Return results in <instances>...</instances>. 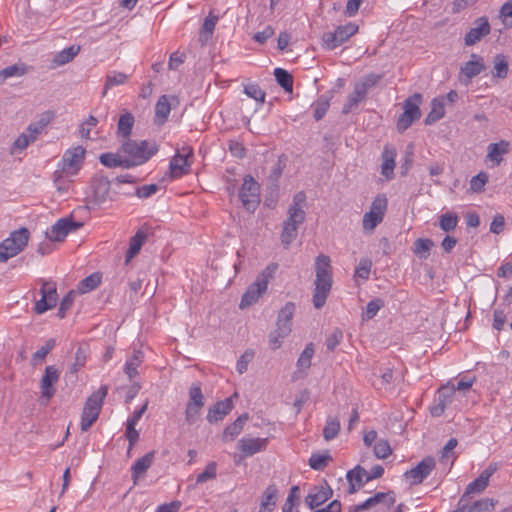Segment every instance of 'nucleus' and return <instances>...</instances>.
I'll return each mask as SVG.
<instances>
[{
    "mask_svg": "<svg viewBox=\"0 0 512 512\" xmlns=\"http://www.w3.org/2000/svg\"><path fill=\"white\" fill-rule=\"evenodd\" d=\"M305 203L306 195L300 191L294 195L292 204L288 208V217L283 222L281 232V242L286 249L297 238L298 227L305 221L306 213L303 209Z\"/></svg>",
    "mask_w": 512,
    "mask_h": 512,
    "instance_id": "obj_1",
    "label": "nucleus"
},
{
    "mask_svg": "<svg viewBox=\"0 0 512 512\" xmlns=\"http://www.w3.org/2000/svg\"><path fill=\"white\" fill-rule=\"evenodd\" d=\"M316 279L313 294V305L316 309L322 308L332 287V268L329 256L319 255L315 262Z\"/></svg>",
    "mask_w": 512,
    "mask_h": 512,
    "instance_id": "obj_2",
    "label": "nucleus"
},
{
    "mask_svg": "<svg viewBox=\"0 0 512 512\" xmlns=\"http://www.w3.org/2000/svg\"><path fill=\"white\" fill-rule=\"evenodd\" d=\"M118 133L122 136L121 149L117 152L103 153L99 160L101 164L108 168H127L128 167V114H122L118 123Z\"/></svg>",
    "mask_w": 512,
    "mask_h": 512,
    "instance_id": "obj_3",
    "label": "nucleus"
},
{
    "mask_svg": "<svg viewBox=\"0 0 512 512\" xmlns=\"http://www.w3.org/2000/svg\"><path fill=\"white\" fill-rule=\"evenodd\" d=\"M278 269L277 263H270L263 271H261L256 280L248 286L246 292L242 296L240 308H246L256 303L263 293L266 292L268 283L274 278Z\"/></svg>",
    "mask_w": 512,
    "mask_h": 512,
    "instance_id": "obj_4",
    "label": "nucleus"
},
{
    "mask_svg": "<svg viewBox=\"0 0 512 512\" xmlns=\"http://www.w3.org/2000/svg\"><path fill=\"white\" fill-rule=\"evenodd\" d=\"M126 182H128L126 178H118L117 181L110 182L103 176H95L90 182L87 197L93 204L100 205L108 199L113 200V195L118 193L117 188Z\"/></svg>",
    "mask_w": 512,
    "mask_h": 512,
    "instance_id": "obj_5",
    "label": "nucleus"
},
{
    "mask_svg": "<svg viewBox=\"0 0 512 512\" xmlns=\"http://www.w3.org/2000/svg\"><path fill=\"white\" fill-rule=\"evenodd\" d=\"M29 239L30 232L26 227L12 231L10 235L0 243V262H6L21 253L27 246Z\"/></svg>",
    "mask_w": 512,
    "mask_h": 512,
    "instance_id": "obj_6",
    "label": "nucleus"
},
{
    "mask_svg": "<svg viewBox=\"0 0 512 512\" xmlns=\"http://www.w3.org/2000/svg\"><path fill=\"white\" fill-rule=\"evenodd\" d=\"M107 392V387L103 385L86 400L81 415L80 426L82 431L89 430L98 419Z\"/></svg>",
    "mask_w": 512,
    "mask_h": 512,
    "instance_id": "obj_7",
    "label": "nucleus"
},
{
    "mask_svg": "<svg viewBox=\"0 0 512 512\" xmlns=\"http://www.w3.org/2000/svg\"><path fill=\"white\" fill-rule=\"evenodd\" d=\"M85 156L86 150L81 145L71 147L64 152L57 168L61 173L75 177L83 167Z\"/></svg>",
    "mask_w": 512,
    "mask_h": 512,
    "instance_id": "obj_8",
    "label": "nucleus"
},
{
    "mask_svg": "<svg viewBox=\"0 0 512 512\" xmlns=\"http://www.w3.org/2000/svg\"><path fill=\"white\" fill-rule=\"evenodd\" d=\"M421 102L422 95L420 93H414L404 101V112L400 115L397 121V130L400 133L406 131L414 121L421 117V111L419 108Z\"/></svg>",
    "mask_w": 512,
    "mask_h": 512,
    "instance_id": "obj_9",
    "label": "nucleus"
},
{
    "mask_svg": "<svg viewBox=\"0 0 512 512\" xmlns=\"http://www.w3.org/2000/svg\"><path fill=\"white\" fill-rule=\"evenodd\" d=\"M158 150L159 147L155 141L130 140V167L146 163Z\"/></svg>",
    "mask_w": 512,
    "mask_h": 512,
    "instance_id": "obj_10",
    "label": "nucleus"
},
{
    "mask_svg": "<svg viewBox=\"0 0 512 512\" xmlns=\"http://www.w3.org/2000/svg\"><path fill=\"white\" fill-rule=\"evenodd\" d=\"M239 198L243 207L254 212L260 203V185L251 175H246L239 191Z\"/></svg>",
    "mask_w": 512,
    "mask_h": 512,
    "instance_id": "obj_11",
    "label": "nucleus"
},
{
    "mask_svg": "<svg viewBox=\"0 0 512 512\" xmlns=\"http://www.w3.org/2000/svg\"><path fill=\"white\" fill-rule=\"evenodd\" d=\"M387 205V198L384 194H379L374 198L370 210L363 216L362 225L365 231H373L383 221Z\"/></svg>",
    "mask_w": 512,
    "mask_h": 512,
    "instance_id": "obj_12",
    "label": "nucleus"
},
{
    "mask_svg": "<svg viewBox=\"0 0 512 512\" xmlns=\"http://www.w3.org/2000/svg\"><path fill=\"white\" fill-rule=\"evenodd\" d=\"M358 31V26L354 23H347L338 26L333 32H326L322 36L323 47L333 50L346 42Z\"/></svg>",
    "mask_w": 512,
    "mask_h": 512,
    "instance_id": "obj_13",
    "label": "nucleus"
},
{
    "mask_svg": "<svg viewBox=\"0 0 512 512\" xmlns=\"http://www.w3.org/2000/svg\"><path fill=\"white\" fill-rule=\"evenodd\" d=\"M204 406V396L199 383H194L189 389V400L185 409V420L189 425L196 423Z\"/></svg>",
    "mask_w": 512,
    "mask_h": 512,
    "instance_id": "obj_14",
    "label": "nucleus"
},
{
    "mask_svg": "<svg viewBox=\"0 0 512 512\" xmlns=\"http://www.w3.org/2000/svg\"><path fill=\"white\" fill-rule=\"evenodd\" d=\"M193 149L191 147H183L178 150L170 161V173L173 178H180L190 172L192 164Z\"/></svg>",
    "mask_w": 512,
    "mask_h": 512,
    "instance_id": "obj_15",
    "label": "nucleus"
},
{
    "mask_svg": "<svg viewBox=\"0 0 512 512\" xmlns=\"http://www.w3.org/2000/svg\"><path fill=\"white\" fill-rule=\"evenodd\" d=\"M41 298L35 303L36 314H43L54 308L58 301L57 286L55 282L44 281L40 289Z\"/></svg>",
    "mask_w": 512,
    "mask_h": 512,
    "instance_id": "obj_16",
    "label": "nucleus"
},
{
    "mask_svg": "<svg viewBox=\"0 0 512 512\" xmlns=\"http://www.w3.org/2000/svg\"><path fill=\"white\" fill-rule=\"evenodd\" d=\"M81 226V223L70 217L61 218L46 231V236L50 241L62 242L69 233L77 231Z\"/></svg>",
    "mask_w": 512,
    "mask_h": 512,
    "instance_id": "obj_17",
    "label": "nucleus"
},
{
    "mask_svg": "<svg viewBox=\"0 0 512 512\" xmlns=\"http://www.w3.org/2000/svg\"><path fill=\"white\" fill-rule=\"evenodd\" d=\"M436 466L435 459L431 456L423 458L414 468L404 473V478L409 481L411 485L421 484Z\"/></svg>",
    "mask_w": 512,
    "mask_h": 512,
    "instance_id": "obj_18",
    "label": "nucleus"
},
{
    "mask_svg": "<svg viewBox=\"0 0 512 512\" xmlns=\"http://www.w3.org/2000/svg\"><path fill=\"white\" fill-rule=\"evenodd\" d=\"M154 234V227L147 222L136 229L135 234L130 237V260L139 254L142 246L153 238Z\"/></svg>",
    "mask_w": 512,
    "mask_h": 512,
    "instance_id": "obj_19",
    "label": "nucleus"
},
{
    "mask_svg": "<svg viewBox=\"0 0 512 512\" xmlns=\"http://www.w3.org/2000/svg\"><path fill=\"white\" fill-rule=\"evenodd\" d=\"M491 32V25L487 17H479L473 22V26L464 36L465 46H473Z\"/></svg>",
    "mask_w": 512,
    "mask_h": 512,
    "instance_id": "obj_20",
    "label": "nucleus"
},
{
    "mask_svg": "<svg viewBox=\"0 0 512 512\" xmlns=\"http://www.w3.org/2000/svg\"><path fill=\"white\" fill-rule=\"evenodd\" d=\"M465 495H462L457 508L452 512H486L494 510L496 501L491 498H482L473 502L472 504H467Z\"/></svg>",
    "mask_w": 512,
    "mask_h": 512,
    "instance_id": "obj_21",
    "label": "nucleus"
},
{
    "mask_svg": "<svg viewBox=\"0 0 512 512\" xmlns=\"http://www.w3.org/2000/svg\"><path fill=\"white\" fill-rule=\"evenodd\" d=\"M59 379V371L54 366H47L41 379V396L49 401L55 394L54 384Z\"/></svg>",
    "mask_w": 512,
    "mask_h": 512,
    "instance_id": "obj_22",
    "label": "nucleus"
},
{
    "mask_svg": "<svg viewBox=\"0 0 512 512\" xmlns=\"http://www.w3.org/2000/svg\"><path fill=\"white\" fill-rule=\"evenodd\" d=\"M269 443L268 438H242L238 442V448L243 457H250L258 452L265 451Z\"/></svg>",
    "mask_w": 512,
    "mask_h": 512,
    "instance_id": "obj_23",
    "label": "nucleus"
},
{
    "mask_svg": "<svg viewBox=\"0 0 512 512\" xmlns=\"http://www.w3.org/2000/svg\"><path fill=\"white\" fill-rule=\"evenodd\" d=\"M332 495V489L327 483H325L324 485L314 487L305 497V503L310 509H315L329 500Z\"/></svg>",
    "mask_w": 512,
    "mask_h": 512,
    "instance_id": "obj_24",
    "label": "nucleus"
},
{
    "mask_svg": "<svg viewBox=\"0 0 512 512\" xmlns=\"http://www.w3.org/2000/svg\"><path fill=\"white\" fill-rule=\"evenodd\" d=\"M486 69L484 60L477 54H472L470 60L465 62L460 68V77L466 78V83Z\"/></svg>",
    "mask_w": 512,
    "mask_h": 512,
    "instance_id": "obj_25",
    "label": "nucleus"
},
{
    "mask_svg": "<svg viewBox=\"0 0 512 512\" xmlns=\"http://www.w3.org/2000/svg\"><path fill=\"white\" fill-rule=\"evenodd\" d=\"M155 459V451H150L137 459L131 467L133 484L136 485L139 480L143 479L147 470L151 467Z\"/></svg>",
    "mask_w": 512,
    "mask_h": 512,
    "instance_id": "obj_26",
    "label": "nucleus"
},
{
    "mask_svg": "<svg viewBox=\"0 0 512 512\" xmlns=\"http://www.w3.org/2000/svg\"><path fill=\"white\" fill-rule=\"evenodd\" d=\"M233 407L234 405L232 397L218 401L209 408L206 418L209 423H217L218 421H221L227 414H229Z\"/></svg>",
    "mask_w": 512,
    "mask_h": 512,
    "instance_id": "obj_27",
    "label": "nucleus"
},
{
    "mask_svg": "<svg viewBox=\"0 0 512 512\" xmlns=\"http://www.w3.org/2000/svg\"><path fill=\"white\" fill-rule=\"evenodd\" d=\"M295 308L293 302H287L278 313L276 327L279 328L283 334H290L292 331V319Z\"/></svg>",
    "mask_w": 512,
    "mask_h": 512,
    "instance_id": "obj_28",
    "label": "nucleus"
},
{
    "mask_svg": "<svg viewBox=\"0 0 512 512\" xmlns=\"http://www.w3.org/2000/svg\"><path fill=\"white\" fill-rule=\"evenodd\" d=\"M41 133L38 128L34 125H29L24 132H22L14 141L11 152L22 151L26 149L30 144L36 141Z\"/></svg>",
    "mask_w": 512,
    "mask_h": 512,
    "instance_id": "obj_29",
    "label": "nucleus"
},
{
    "mask_svg": "<svg viewBox=\"0 0 512 512\" xmlns=\"http://www.w3.org/2000/svg\"><path fill=\"white\" fill-rule=\"evenodd\" d=\"M508 152L509 142L501 140L497 143H491L487 148L486 160L493 162V166H498L503 160V155Z\"/></svg>",
    "mask_w": 512,
    "mask_h": 512,
    "instance_id": "obj_30",
    "label": "nucleus"
},
{
    "mask_svg": "<svg viewBox=\"0 0 512 512\" xmlns=\"http://www.w3.org/2000/svg\"><path fill=\"white\" fill-rule=\"evenodd\" d=\"M249 420L248 413L240 415L233 423L229 424L223 431L222 440L224 442L234 440L243 430L246 422Z\"/></svg>",
    "mask_w": 512,
    "mask_h": 512,
    "instance_id": "obj_31",
    "label": "nucleus"
},
{
    "mask_svg": "<svg viewBox=\"0 0 512 512\" xmlns=\"http://www.w3.org/2000/svg\"><path fill=\"white\" fill-rule=\"evenodd\" d=\"M395 157V149L386 146L382 153L383 163L381 165V174L385 176L387 180H391L394 177Z\"/></svg>",
    "mask_w": 512,
    "mask_h": 512,
    "instance_id": "obj_32",
    "label": "nucleus"
},
{
    "mask_svg": "<svg viewBox=\"0 0 512 512\" xmlns=\"http://www.w3.org/2000/svg\"><path fill=\"white\" fill-rule=\"evenodd\" d=\"M80 52L79 45H71L59 52H57L52 59V67L63 66L71 62Z\"/></svg>",
    "mask_w": 512,
    "mask_h": 512,
    "instance_id": "obj_33",
    "label": "nucleus"
},
{
    "mask_svg": "<svg viewBox=\"0 0 512 512\" xmlns=\"http://www.w3.org/2000/svg\"><path fill=\"white\" fill-rule=\"evenodd\" d=\"M367 95L355 84L352 93L349 94L346 103L342 108L344 115L357 109L358 105L366 100Z\"/></svg>",
    "mask_w": 512,
    "mask_h": 512,
    "instance_id": "obj_34",
    "label": "nucleus"
},
{
    "mask_svg": "<svg viewBox=\"0 0 512 512\" xmlns=\"http://www.w3.org/2000/svg\"><path fill=\"white\" fill-rule=\"evenodd\" d=\"M171 111V104L166 95H162L155 105V123L158 125L164 124Z\"/></svg>",
    "mask_w": 512,
    "mask_h": 512,
    "instance_id": "obj_35",
    "label": "nucleus"
},
{
    "mask_svg": "<svg viewBox=\"0 0 512 512\" xmlns=\"http://www.w3.org/2000/svg\"><path fill=\"white\" fill-rule=\"evenodd\" d=\"M74 176L66 175L60 172V169H56L53 173V182L56 190L60 194L68 193L73 188Z\"/></svg>",
    "mask_w": 512,
    "mask_h": 512,
    "instance_id": "obj_36",
    "label": "nucleus"
},
{
    "mask_svg": "<svg viewBox=\"0 0 512 512\" xmlns=\"http://www.w3.org/2000/svg\"><path fill=\"white\" fill-rule=\"evenodd\" d=\"M102 282V274L100 272H94L81 280L77 285V292L80 294H86L96 289Z\"/></svg>",
    "mask_w": 512,
    "mask_h": 512,
    "instance_id": "obj_37",
    "label": "nucleus"
},
{
    "mask_svg": "<svg viewBox=\"0 0 512 512\" xmlns=\"http://www.w3.org/2000/svg\"><path fill=\"white\" fill-rule=\"evenodd\" d=\"M217 22L218 16L212 15L211 13L204 19V23L199 33V41L202 46L207 44V42L211 39Z\"/></svg>",
    "mask_w": 512,
    "mask_h": 512,
    "instance_id": "obj_38",
    "label": "nucleus"
},
{
    "mask_svg": "<svg viewBox=\"0 0 512 512\" xmlns=\"http://www.w3.org/2000/svg\"><path fill=\"white\" fill-rule=\"evenodd\" d=\"M277 495L278 488L276 487V485H269L262 495L261 509L259 512H271L276 505Z\"/></svg>",
    "mask_w": 512,
    "mask_h": 512,
    "instance_id": "obj_39",
    "label": "nucleus"
},
{
    "mask_svg": "<svg viewBox=\"0 0 512 512\" xmlns=\"http://www.w3.org/2000/svg\"><path fill=\"white\" fill-rule=\"evenodd\" d=\"M445 114L442 98H434L431 102V110L425 118V124L431 125L439 121Z\"/></svg>",
    "mask_w": 512,
    "mask_h": 512,
    "instance_id": "obj_40",
    "label": "nucleus"
},
{
    "mask_svg": "<svg viewBox=\"0 0 512 512\" xmlns=\"http://www.w3.org/2000/svg\"><path fill=\"white\" fill-rule=\"evenodd\" d=\"M28 71V68L23 63L14 64L8 66L0 71V85L5 83V81L12 77H21L25 75Z\"/></svg>",
    "mask_w": 512,
    "mask_h": 512,
    "instance_id": "obj_41",
    "label": "nucleus"
},
{
    "mask_svg": "<svg viewBox=\"0 0 512 512\" xmlns=\"http://www.w3.org/2000/svg\"><path fill=\"white\" fill-rule=\"evenodd\" d=\"M509 72V65L505 55L497 54L493 60V77L505 79Z\"/></svg>",
    "mask_w": 512,
    "mask_h": 512,
    "instance_id": "obj_42",
    "label": "nucleus"
},
{
    "mask_svg": "<svg viewBox=\"0 0 512 512\" xmlns=\"http://www.w3.org/2000/svg\"><path fill=\"white\" fill-rule=\"evenodd\" d=\"M331 96L321 95L313 104L314 119L320 121L327 113L330 107Z\"/></svg>",
    "mask_w": 512,
    "mask_h": 512,
    "instance_id": "obj_43",
    "label": "nucleus"
},
{
    "mask_svg": "<svg viewBox=\"0 0 512 512\" xmlns=\"http://www.w3.org/2000/svg\"><path fill=\"white\" fill-rule=\"evenodd\" d=\"M314 352L313 343L307 344L297 360V368L299 371L305 372L310 368Z\"/></svg>",
    "mask_w": 512,
    "mask_h": 512,
    "instance_id": "obj_44",
    "label": "nucleus"
},
{
    "mask_svg": "<svg viewBox=\"0 0 512 512\" xmlns=\"http://www.w3.org/2000/svg\"><path fill=\"white\" fill-rule=\"evenodd\" d=\"M434 243L428 238H419L414 242L413 252L419 258L427 259L430 255V250Z\"/></svg>",
    "mask_w": 512,
    "mask_h": 512,
    "instance_id": "obj_45",
    "label": "nucleus"
},
{
    "mask_svg": "<svg viewBox=\"0 0 512 512\" xmlns=\"http://www.w3.org/2000/svg\"><path fill=\"white\" fill-rule=\"evenodd\" d=\"M274 76L276 78L277 83L286 91L292 92L293 89V77L292 75L285 69L276 68L274 70Z\"/></svg>",
    "mask_w": 512,
    "mask_h": 512,
    "instance_id": "obj_46",
    "label": "nucleus"
},
{
    "mask_svg": "<svg viewBox=\"0 0 512 512\" xmlns=\"http://www.w3.org/2000/svg\"><path fill=\"white\" fill-rule=\"evenodd\" d=\"M340 422L336 418L328 417L323 428V437L326 441H330L337 437L340 432Z\"/></svg>",
    "mask_w": 512,
    "mask_h": 512,
    "instance_id": "obj_47",
    "label": "nucleus"
},
{
    "mask_svg": "<svg viewBox=\"0 0 512 512\" xmlns=\"http://www.w3.org/2000/svg\"><path fill=\"white\" fill-rule=\"evenodd\" d=\"M366 475L367 471L358 465L354 469L348 471L346 477L348 482H355L357 488H361L368 482L366 481Z\"/></svg>",
    "mask_w": 512,
    "mask_h": 512,
    "instance_id": "obj_48",
    "label": "nucleus"
},
{
    "mask_svg": "<svg viewBox=\"0 0 512 512\" xmlns=\"http://www.w3.org/2000/svg\"><path fill=\"white\" fill-rule=\"evenodd\" d=\"M382 78V74L371 73L363 77V79L360 82H357L355 84L367 95L368 91L377 86L378 83L382 80Z\"/></svg>",
    "mask_w": 512,
    "mask_h": 512,
    "instance_id": "obj_49",
    "label": "nucleus"
},
{
    "mask_svg": "<svg viewBox=\"0 0 512 512\" xmlns=\"http://www.w3.org/2000/svg\"><path fill=\"white\" fill-rule=\"evenodd\" d=\"M458 224V216L453 212H446L439 218V226L445 232L453 231Z\"/></svg>",
    "mask_w": 512,
    "mask_h": 512,
    "instance_id": "obj_50",
    "label": "nucleus"
},
{
    "mask_svg": "<svg viewBox=\"0 0 512 512\" xmlns=\"http://www.w3.org/2000/svg\"><path fill=\"white\" fill-rule=\"evenodd\" d=\"M300 499V488L298 486H292L288 497L282 506L283 512H293V509L296 505H298Z\"/></svg>",
    "mask_w": 512,
    "mask_h": 512,
    "instance_id": "obj_51",
    "label": "nucleus"
},
{
    "mask_svg": "<svg viewBox=\"0 0 512 512\" xmlns=\"http://www.w3.org/2000/svg\"><path fill=\"white\" fill-rule=\"evenodd\" d=\"M331 460L329 454L313 453L309 458V465L314 470H323Z\"/></svg>",
    "mask_w": 512,
    "mask_h": 512,
    "instance_id": "obj_52",
    "label": "nucleus"
},
{
    "mask_svg": "<svg viewBox=\"0 0 512 512\" xmlns=\"http://www.w3.org/2000/svg\"><path fill=\"white\" fill-rule=\"evenodd\" d=\"M458 442L457 439L451 438L448 440L446 445L442 449L440 462L446 463L451 458V466L453 465L454 461L456 460L457 456L453 452L454 448L457 446Z\"/></svg>",
    "mask_w": 512,
    "mask_h": 512,
    "instance_id": "obj_53",
    "label": "nucleus"
},
{
    "mask_svg": "<svg viewBox=\"0 0 512 512\" xmlns=\"http://www.w3.org/2000/svg\"><path fill=\"white\" fill-rule=\"evenodd\" d=\"M217 476V464L212 461L207 464L204 471L197 475L196 484H202L209 480L215 479Z\"/></svg>",
    "mask_w": 512,
    "mask_h": 512,
    "instance_id": "obj_54",
    "label": "nucleus"
},
{
    "mask_svg": "<svg viewBox=\"0 0 512 512\" xmlns=\"http://www.w3.org/2000/svg\"><path fill=\"white\" fill-rule=\"evenodd\" d=\"M371 499L373 500L375 506L381 503L386 505L387 508H390L392 505H394L396 496L393 491L377 492L371 497Z\"/></svg>",
    "mask_w": 512,
    "mask_h": 512,
    "instance_id": "obj_55",
    "label": "nucleus"
},
{
    "mask_svg": "<svg viewBox=\"0 0 512 512\" xmlns=\"http://www.w3.org/2000/svg\"><path fill=\"white\" fill-rule=\"evenodd\" d=\"M126 81V75L124 73L111 72L106 77V83L104 86L103 96L106 95L107 91L115 85L124 84Z\"/></svg>",
    "mask_w": 512,
    "mask_h": 512,
    "instance_id": "obj_56",
    "label": "nucleus"
},
{
    "mask_svg": "<svg viewBox=\"0 0 512 512\" xmlns=\"http://www.w3.org/2000/svg\"><path fill=\"white\" fill-rule=\"evenodd\" d=\"M455 395V386L445 385L438 389L437 401H440L444 405H448L452 402Z\"/></svg>",
    "mask_w": 512,
    "mask_h": 512,
    "instance_id": "obj_57",
    "label": "nucleus"
},
{
    "mask_svg": "<svg viewBox=\"0 0 512 512\" xmlns=\"http://www.w3.org/2000/svg\"><path fill=\"white\" fill-rule=\"evenodd\" d=\"M373 450L375 456L379 459L387 458L392 452L389 442L385 439L378 440L375 443Z\"/></svg>",
    "mask_w": 512,
    "mask_h": 512,
    "instance_id": "obj_58",
    "label": "nucleus"
},
{
    "mask_svg": "<svg viewBox=\"0 0 512 512\" xmlns=\"http://www.w3.org/2000/svg\"><path fill=\"white\" fill-rule=\"evenodd\" d=\"M244 92L248 97L260 103H263L265 100V92L257 84L246 85L244 87Z\"/></svg>",
    "mask_w": 512,
    "mask_h": 512,
    "instance_id": "obj_59",
    "label": "nucleus"
},
{
    "mask_svg": "<svg viewBox=\"0 0 512 512\" xmlns=\"http://www.w3.org/2000/svg\"><path fill=\"white\" fill-rule=\"evenodd\" d=\"M488 182V175L485 172H480L477 175L473 176L470 180V189L473 192H481L484 189V186Z\"/></svg>",
    "mask_w": 512,
    "mask_h": 512,
    "instance_id": "obj_60",
    "label": "nucleus"
},
{
    "mask_svg": "<svg viewBox=\"0 0 512 512\" xmlns=\"http://www.w3.org/2000/svg\"><path fill=\"white\" fill-rule=\"evenodd\" d=\"M383 306L384 302L379 298L369 301L366 306V311L363 314V318L367 320L372 319L373 317L376 316L380 308Z\"/></svg>",
    "mask_w": 512,
    "mask_h": 512,
    "instance_id": "obj_61",
    "label": "nucleus"
},
{
    "mask_svg": "<svg viewBox=\"0 0 512 512\" xmlns=\"http://www.w3.org/2000/svg\"><path fill=\"white\" fill-rule=\"evenodd\" d=\"M144 358V352L141 348L137 349L134 347L133 356L130 359V380L138 374L136 367H138Z\"/></svg>",
    "mask_w": 512,
    "mask_h": 512,
    "instance_id": "obj_62",
    "label": "nucleus"
},
{
    "mask_svg": "<svg viewBox=\"0 0 512 512\" xmlns=\"http://www.w3.org/2000/svg\"><path fill=\"white\" fill-rule=\"evenodd\" d=\"M487 486V483H485L482 479L477 477L475 480L468 484L463 495H465L466 498L470 494L482 493L487 488Z\"/></svg>",
    "mask_w": 512,
    "mask_h": 512,
    "instance_id": "obj_63",
    "label": "nucleus"
},
{
    "mask_svg": "<svg viewBox=\"0 0 512 512\" xmlns=\"http://www.w3.org/2000/svg\"><path fill=\"white\" fill-rule=\"evenodd\" d=\"M97 124H98V119L94 116H89V118L80 125L79 132H80L81 137L88 139L90 136L91 130L93 128H95L97 126Z\"/></svg>",
    "mask_w": 512,
    "mask_h": 512,
    "instance_id": "obj_64",
    "label": "nucleus"
}]
</instances>
